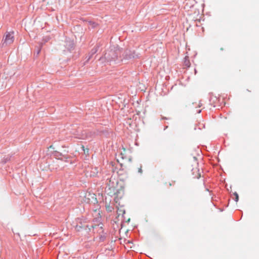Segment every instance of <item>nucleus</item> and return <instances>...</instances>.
I'll use <instances>...</instances> for the list:
<instances>
[{
	"instance_id": "4",
	"label": "nucleus",
	"mask_w": 259,
	"mask_h": 259,
	"mask_svg": "<svg viewBox=\"0 0 259 259\" xmlns=\"http://www.w3.org/2000/svg\"><path fill=\"white\" fill-rule=\"evenodd\" d=\"M106 209L108 211H111L113 209L112 207L110 206V205L106 206Z\"/></svg>"
},
{
	"instance_id": "1",
	"label": "nucleus",
	"mask_w": 259,
	"mask_h": 259,
	"mask_svg": "<svg viewBox=\"0 0 259 259\" xmlns=\"http://www.w3.org/2000/svg\"><path fill=\"white\" fill-rule=\"evenodd\" d=\"M14 40V32H8L6 33L3 39V45L8 46L12 44Z\"/></svg>"
},
{
	"instance_id": "5",
	"label": "nucleus",
	"mask_w": 259,
	"mask_h": 259,
	"mask_svg": "<svg viewBox=\"0 0 259 259\" xmlns=\"http://www.w3.org/2000/svg\"><path fill=\"white\" fill-rule=\"evenodd\" d=\"M234 195H235V201L237 202L238 201V199H239L238 195V194L237 193H235Z\"/></svg>"
},
{
	"instance_id": "8",
	"label": "nucleus",
	"mask_w": 259,
	"mask_h": 259,
	"mask_svg": "<svg viewBox=\"0 0 259 259\" xmlns=\"http://www.w3.org/2000/svg\"><path fill=\"white\" fill-rule=\"evenodd\" d=\"M198 113H200L201 112V110H199L197 111Z\"/></svg>"
},
{
	"instance_id": "6",
	"label": "nucleus",
	"mask_w": 259,
	"mask_h": 259,
	"mask_svg": "<svg viewBox=\"0 0 259 259\" xmlns=\"http://www.w3.org/2000/svg\"><path fill=\"white\" fill-rule=\"evenodd\" d=\"M185 65L187 66V67H189L190 66V62L189 61H186L185 60Z\"/></svg>"
},
{
	"instance_id": "2",
	"label": "nucleus",
	"mask_w": 259,
	"mask_h": 259,
	"mask_svg": "<svg viewBox=\"0 0 259 259\" xmlns=\"http://www.w3.org/2000/svg\"><path fill=\"white\" fill-rule=\"evenodd\" d=\"M85 201H87V203H95L96 201V199L95 197L94 194L86 193L85 195Z\"/></svg>"
},
{
	"instance_id": "7",
	"label": "nucleus",
	"mask_w": 259,
	"mask_h": 259,
	"mask_svg": "<svg viewBox=\"0 0 259 259\" xmlns=\"http://www.w3.org/2000/svg\"><path fill=\"white\" fill-rule=\"evenodd\" d=\"M139 172H140V173L142 172V166H141L140 168L139 169Z\"/></svg>"
},
{
	"instance_id": "3",
	"label": "nucleus",
	"mask_w": 259,
	"mask_h": 259,
	"mask_svg": "<svg viewBox=\"0 0 259 259\" xmlns=\"http://www.w3.org/2000/svg\"><path fill=\"white\" fill-rule=\"evenodd\" d=\"M77 133L75 134V137L79 139H85L87 138V136L82 133L81 130L77 131Z\"/></svg>"
}]
</instances>
